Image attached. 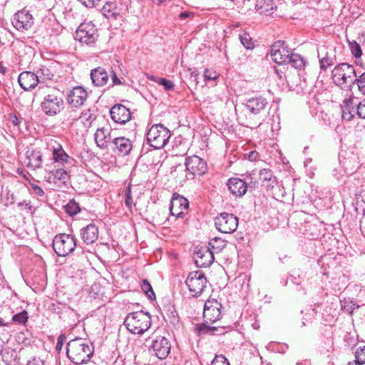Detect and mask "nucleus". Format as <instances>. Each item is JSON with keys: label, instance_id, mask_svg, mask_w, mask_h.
Returning a JSON list of instances; mask_svg holds the SVG:
<instances>
[{"label": "nucleus", "instance_id": "nucleus-1", "mask_svg": "<svg viewBox=\"0 0 365 365\" xmlns=\"http://www.w3.org/2000/svg\"><path fill=\"white\" fill-rule=\"evenodd\" d=\"M267 104V100L260 96L247 99L242 103L243 108L237 113L238 122L247 128L257 127L263 121Z\"/></svg>", "mask_w": 365, "mask_h": 365}, {"label": "nucleus", "instance_id": "nucleus-2", "mask_svg": "<svg viewBox=\"0 0 365 365\" xmlns=\"http://www.w3.org/2000/svg\"><path fill=\"white\" fill-rule=\"evenodd\" d=\"M93 353L92 344L85 339L76 338L67 344V356L76 364L87 362L92 356Z\"/></svg>", "mask_w": 365, "mask_h": 365}, {"label": "nucleus", "instance_id": "nucleus-3", "mask_svg": "<svg viewBox=\"0 0 365 365\" xmlns=\"http://www.w3.org/2000/svg\"><path fill=\"white\" fill-rule=\"evenodd\" d=\"M356 71L354 66L342 63L336 65L331 71V78L336 86L346 91H352Z\"/></svg>", "mask_w": 365, "mask_h": 365}, {"label": "nucleus", "instance_id": "nucleus-4", "mask_svg": "<svg viewBox=\"0 0 365 365\" xmlns=\"http://www.w3.org/2000/svg\"><path fill=\"white\" fill-rule=\"evenodd\" d=\"M151 323L150 314L143 311L129 313L124 320V325L130 333L140 335L150 327Z\"/></svg>", "mask_w": 365, "mask_h": 365}, {"label": "nucleus", "instance_id": "nucleus-5", "mask_svg": "<svg viewBox=\"0 0 365 365\" xmlns=\"http://www.w3.org/2000/svg\"><path fill=\"white\" fill-rule=\"evenodd\" d=\"M147 142L155 149H160L168 143L171 133L169 129L162 124H155L150 127L147 132Z\"/></svg>", "mask_w": 365, "mask_h": 365}, {"label": "nucleus", "instance_id": "nucleus-6", "mask_svg": "<svg viewBox=\"0 0 365 365\" xmlns=\"http://www.w3.org/2000/svg\"><path fill=\"white\" fill-rule=\"evenodd\" d=\"M76 247V237L71 235L60 234L53 240V249L59 257H65L71 253Z\"/></svg>", "mask_w": 365, "mask_h": 365}, {"label": "nucleus", "instance_id": "nucleus-7", "mask_svg": "<svg viewBox=\"0 0 365 365\" xmlns=\"http://www.w3.org/2000/svg\"><path fill=\"white\" fill-rule=\"evenodd\" d=\"M207 283V278L202 271L190 272L185 281L190 293L194 297L201 295L206 288Z\"/></svg>", "mask_w": 365, "mask_h": 365}, {"label": "nucleus", "instance_id": "nucleus-8", "mask_svg": "<svg viewBox=\"0 0 365 365\" xmlns=\"http://www.w3.org/2000/svg\"><path fill=\"white\" fill-rule=\"evenodd\" d=\"M98 37V30L92 22L81 24L76 31L75 38L88 46L93 45Z\"/></svg>", "mask_w": 365, "mask_h": 365}, {"label": "nucleus", "instance_id": "nucleus-9", "mask_svg": "<svg viewBox=\"0 0 365 365\" xmlns=\"http://www.w3.org/2000/svg\"><path fill=\"white\" fill-rule=\"evenodd\" d=\"M215 225L222 233H233L238 227V217L233 214L222 212L215 217Z\"/></svg>", "mask_w": 365, "mask_h": 365}, {"label": "nucleus", "instance_id": "nucleus-10", "mask_svg": "<svg viewBox=\"0 0 365 365\" xmlns=\"http://www.w3.org/2000/svg\"><path fill=\"white\" fill-rule=\"evenodd\" d=\"M63 108V101L56 93L46 95L41 103V108L46 115H55Z\"/></svg>", "mask_w": 365, "mask_h": 365}, {"label": "nucleus", "instance_id": "nucleus-11", "mask_svg": "<svg viewBox=\"0 0 365 365\" xmlns=\"http://www.w3.org/2000/svg\"><path fill=\"white\" fill-rule=\"evenodd\" d=\"M170 341L163 336H158L152 341L150 351L160 359H165L170 353Z\"/></svg>", "mask_w": 365, "mask_h": 365}, {"label": "nucleus", "instance_id": "nucleus-12", "mask_svg": "<svg viewBox=\"0 0 365 365\" xmlns=\"http://www.w3.org/2000/svg\"><path fill=\"white\" fill-rule=\"evenodd\" d=\"M292 51L285 46L284 41H278L272 46L271 56L272 60L278 64H287L290 61Z\"/></svg>", "mask_w": 365, "mask_h": 365}, {"label": "nucleus", "instance_id": "nucleus-13", "mask_svg": "<svg viewBox=\"0 0 365 365\" xmlns=\"http://www.w3.org/2000/svg\"><path fill=\"white\" fill-rule=\"evenodd\" d=\"M222 304L215 299H208L205 303L203 318L206 322L213 323L221 317Z\"/></svg>", "mask_w": 365, "mask_h": 365}, {"label": "nucleus", "instance_id": "nucleus-14", "mask_svg": "<svg viewBox=\"0 0 365 365\" xmlns=\"http://www.w3.org/2000/svg\"><path fill=\"white\" fill-rule=\"evenodd\" d=\"M186 170L193 175H202L207 170L206 162L197 155L186 158Z\"/></svg>", "mask_w": 365, "mask_h": 365}, {"label": "nucleus", "instance_id": "nucleus-15", "mask_svg": "<svg viewBox=\"0 0 365 365\" xmlns=\"http://www.w3.org/2000/svg\"><path fill=\"white\" fill-rule=\"evenodd\" d=\"M193 258L197 267H207L213 262L214 254L207 247H200L195 251Z\"/></svg>", "mask_w": 365, "mask_h": 365}, {"label": "nucleus", "instance_id": "nucleus-16", "mask_svg": "<svg viewBox=\"0 0 365 365\" xmlns=\"http://www.w3.org/2000/svg\"><path fill=\"white\" fill-rule=\"evenodd\" d=\"M12 24L17 30L23 31L31 27L34 19L29 11H21L14 16Z\"/></svg>", "mask_w": 365, "mask_h": 365}, {"label": "nucleus", "instance_id": "nucleus-17", "mask_svg": "<svg viewBox=\"0 0 365 365\" xmlns=\"http://www.w3.org/2000/svg\"><path fill=\"white\" fill-rule=\"evenodd\" d=\"M189 203L188 200L179 195L174 194L171 200L170 211L173 216L182 217L185 210H187Z\"/></svg>", "mask_w": 365, "mask_h": 365}, {"label": "nucleus", "instance_id": "nucleus-18", "mask_svg": "<svg viewBox=\"0 0 365 365\" xmlns=\"http://www.w3.org/2000/svg\"><path fill=\"white\" fill-rule=\"evenodd\" d=\"M111 118L115 123L124 124L131 119V112L125 106L117 104L110 110Z\"/></svg>", "mask_w": 365, "mask_h": 365}, {"label": "nucleus", "instance_id": "nucleus-19", "mask_svg": "<svg viewBox=\"0 0 365 365\" xmlns=\"http://www.w3.org/2000/svg\"><path fill=\"white\" fill-rule=\"evenodd\" d=\"M87 96V91L83 87L76 86L69 91L67 101L73 107L78 108L83 105Z\"/></svg>", "mask_w": 365, "mask_h": 365}, {"label": "nucleus", "instance_id": "nucleus-20", "mask_svg": "<svg viewBox=\"0 0 365 365\" xmlns=\"http://www.w3.org/2000/svg\"><path fill=\"white\" fill-rule=\"evenodd\" d=\"M18 81L21 87L25 91L32 89L35 88L38 83H41L38 75L30 71L21 73Z\"/></svg>", "mask_w": 365, "mask_h": 365}, {"label": "nucleus", "instance_id": "nucleus-21", "mask_svg": "<svg viewBox=\"0 0 365 365\" xmlns=\"http://www.w3.org/2000/svg\"><path fill=\"white\" fill-rule=\"evenodd\" d=\"M227 185L230 192L235 197H241L247 191V185L245 181L237 178L229 179Z\"/></svg>", "mask_w": 365, "mask_h": 365}, {"label": "nucleus", "instance_id": "nucleus-22", "mask_svg": "<svg viewBox=\"0 0 365 365\" xmlns=\"http://www.w3.org/2000/svg\"><path fill=\"white\" fill-rule=\"evenodd\" d=\"M26 166L32 170L41 168L42 163V154L40 150L29 148L26 153Z\"/></svg>", "mask_w": 365, "mask_h": 365}, {"label": "nucleus", "instance_id": "nucleus-23", "mask_svg": "<svg viewBox=\"0 0 365 365\" xmlns=\"http://www.w3.org/2000/svg\"><path fill=\"white\" fill-rule=\"evenodd\" d=\"M113 144L114 145L113 150L121 155H128L133 148L131 141L125 137L113 138Z\"/></svg>", "mask_w": 365, "mask_h": 365}, {"label": "nucleus", "instance_id": "nucleus-24", "mask_svg": "<svg viewBox=\"0 0 365 365\" xmlns=\"http://www.w3.org/2000/svg\"><path fill=\"white\" fill-rule=\"evenodd\" d=\"M357 103L352 98H346L343 101L341 107L343 120L350 121L354 118L356 115Z\"/></svg>", "mask_w": 365, "mask_h": 365}, {"label": "nucleus", "instance_id": "nucleus-25", "mask_svg": "<svg viewBox=\"0 0 365 365\" xmlns=\"http://www.w3.org/2000/svg\"><path fill=\"white\" fill-rule=\"evenodd\" d=\"M81 235L83 241L91 245L94 243L98 238V228L94 224H89L81 230Z\"/></svg>", "mask_w": 365, "mask_h": 365}, {"label": "nucleus", "instance_id": "nucleus-26", "mask_svg": "<svg viewBox=\"0 0 365 365\" xmlns=\"http://www.w3.org/2000/svg\"><path fill=\"white\" fill-rule=\"evenodd\" d=\"M111 130L109 128H101L97 129L95 133V140L98 147L106 148L108 143L113 141Z\"/></svg>", "mask_w": 365, "mask_h": 365}, {"label": "nucleus", "instance_id": "nucleus-27", "mask_svg": "<svg viewBox=\"0 0 365 365\" xmlns=\"http://www.w3.org/2000/svg\"><path fill=\"white\" fill-rule=\"evenodd\" d=\"M91 78L94 86L101 87L105 86L108 81V74L102 67L96 68L91 71Z\"/></svg>", "mask_w": 365, "mask_h": 365}, {"label": "nucleus", "instance_id": "nucleus-28", "mask_svg": "<svg viewBox=\"0 0 365 365\" xmlns=\"http://www.w3.org/2000/svg\"><path fill=\"white\" fill-rule=\"evenodd\" d=\"M49 182L65 184L69 179L68 173L63 169H56L50 171L46 176Z\"/></svg>", "mask_w": 365, "mask_h": 365}, {"label": "nucleus", "instance_id": "nucleus-29", "mask_svg": "<svg viewBox=\"0 0 365 365\" xmlns=\"http://www.w3.org/2000/svg\"><path fill=\"white\" fill-rule=\"evenodd\" d=\"M0 354H1L2 360L6 365H14L15 364L17 358V354L15 349L9 347L4 349L2 348V351H0Z\"/></svg>", "mask_w": 365, "mask_h": 365}, {"label": "nucleus", "instance_id": "nucleus-30", "mask_svg": "<svg viewBox=\"0 0 365 365\" xmlns=\"http://www.w3.org/2000/svg\"><path fill=\"white\" fill-rule=\"evenodd\" d=\"M259 180L262 182H267V187H273L274 184L276 183V178L273 175L271 170L262 169L259 173Z\"/></svg>", "mask_w": 365, "mask_h": 365}, {"label": "nucleus", "instance_id": "nucleus-31", "mask_svg": "<svg viewBox=\"0 0 365 365\" xmlns=\"http://www.w3.org/2000/svg\"><path fill=\"white\" fill-rule=\"evenodd\" d=\"M52 155L54 161L58 163H66L69 158L68 155L65 152L61 145H58L56 148H53Z\"/></svg>", "mask_w": 365, "mask_h": 365}, {"label": "nucleus", "instance_id": "nucleus-32", "mask_svg": "<svg viewBox=\"0 0 365 365\" xmlns=\"http://www.w3.org/2000/svg\"><path fill=\"white\" fill-rule=\"evenodd\" d=\"M226 246L225 240L220 237H214L209 242L207 248L214 254L215 252L218 253L222 250Z\"/></svg>", "mask_w": 365, "mask_h": 365}, {"label": "nucleus", "instance_id": "nucleus-33", "mask_svg": "<svg viewBox=\"0 0 365 365\" xmlns=\"http://www.w3.org/2000/svg\"><path fill=\"white\" fill-rule=\"evenodd\" d=\"M79 119L86 127H90L96 119V115L90 109H88L81 113Z\"/></svg>", "mask_w": 365, "mask_h": 365}, {"label": "nucleus", "instance_id": "nucleus-34", "mask_svg": "<svg viewBox=\"0 0 365 365\" xmlns=\"http://www.w3.org/2000/svg\"><path fill=\"white\" fill-rule=\"evenodd\" d=\"M289 58L290 61L287 63L291 64L294 68L301 69L304 66V61L300 55L292 52Z\"/></svg>", "mask_w": 365, "mask_h": 365}, {"label": "nucleus", "instance_id": "nucleus-35", "mask_svg": "<svg viewBox=\"0 0 365 365\" xmlns=\"http://www.w3.org/2000/svg\"><path fill=\"white\" fill-rule=\"evenodd\" d=\"M65 211L71 216L76 215L81 211L80 206L74 200H70L65 205Z\"/></svg>", "mask_w": 365, "mask_h": 365}, {"label": "nucleus", "instance_id": "nucleus-36", "mask_svg": "<svg viewBox=\"0 0 365 365\" xmlns=\"http://www.w3.org/2000/svg\"><path fill=\"white\" fill-rule=\"evenodd\" d=\"M247 185V190L250 188L251 190L255 189L258 185V179L256 176V173L252 172L246 175L244 180Z\"/></svg>", "mask_w": 365, "mask_h": 365}, {"label": "nucleus", "instance_id": "nucleus-37", "mask_svg": "<svg viewBox=\"0 0 365 365\" xmlns=\"http://www.w3.org/2000/svg\"><path fill=\"white\" fill-rule=\"evenodd\" d=\"M18 207L27 214L34 215L36 212V207L31 205V201L24 200L17 204Z\"/></svg>", "mask_w": 365, "mask_h": 365}, {"label": "nucleus", "instance_id": "nucleus-38", "mask_svg": "<svg viewBox=\"0 0 365 365\" xmlns=\"http://www.w3.org/2000/svg\"><path fill=\"white\" fill-rule=\"evenodd\" d=\"M356 85L357 89L360 93L365 95V72L356 74V80H354V86Z\"/></svg>", "mask_w": 365, "mask_h": 365}, {"label": "nucleus", "instance_id": "nucleus-39", "mask_svg": "<svg viewBox=\"0 0 365 365\" xmlns=\"http://www.w3.org/2000/svg\"><path fill=\"white\" fill-rule=\"evenodd\" d=\"M239 38L241 43L247 49H252L255 47L254 42L252 41V39L249 34L243 33L242 34L240 35Z\"/></svg>", "mask_w": 365, "mask_h": 365}, {"label": "nucleus", "instance_id": "nucleus-40", "mask_svg": "<svg viewBox=\"0 0 365 365\" xmlns=\"http://www.w3.org/2000/svg\"><path fill=\"white\" fill-rule=\"evenodd\" d=\"M36 74L38 75L41 83L46 80H52L54 77V74L46 67L39 69Z\"/></svg>", "mask_w": 365, "mask_h": 365}, {"label": "nucleus", "instance_id": "nucleus-41", "mask_svg": "<svg viewBox=\"0 0 365 365\" xmlns=\"http://www.w3.org/2000/svg\"><path fill=\"white\" fill-rule=\"evenodd\" d=\"M29 319L28 313L24 310L20 313L16 314L12 317V321L15 324H25Z\"/></svg>", "mask_w": 365, "mask_h": 365}, {"label": "nucleus", "instance_id": "nucleus-42", "mask_svg": "<svg viewBox=\"0 0 365 365\" xmlns=\"http://www.w3.org/2000/svg\"><path fill=\"white\" fill-rule=\"evenodd\" d=\"M142 290L143 292L147 295V297L153 300L155 299V294L153 290V288L150 285V284L148 282V280L144 279L143 281L142 285H141Z\"/></svg>", "mask_w": 365, "mask_h": 365}, {"label": "nucleus", "instance_id": "nucleus-43", "mask_svg": "<svg viewBox=\"0 0 365 365\" xmlns=\"http://www.w3.org/2000/svg\"><path fill=\"white\" fill-rule=\"evenodd\" d=\"M341 309L349 313V314H351L353 312V311L354 310V309L356 307H358V306H356V304L354 303L353 301L350 300L349 299H344L343 301L341 302Z\"/></svg>", "mask_w": 365, "mask_h": 365}, {"label": "nucleus", "instance_id": "nucleus-44", "mask_svg": "<svg viewBox=\"0 0 365 365\" xmlns=\"http://www.w3.org/2000/svg\"><path fill=\"white\" fill-rule=\"evenodd\" d=\"M349 48L352 55L356 58H359L362 55L360 45L355 41L349 42Z\"/></svg>", "mask_w": 365, "mask_h": 365}, {"label": "nucleus", "instance_id": "nucleus-45", "mask_svg": "<svg viewBox=\"0 0 365 365\" xmlns=\"http://www.w3.org/2000/svg\"><path fill=\"white\" fill-rule=\"evenodd\" d=\"M320 62V68L321 69L326 71L329 66L333 64V61L331 57L328 55H326L324 57H322L319 60Z\"/></svg>", "mask_w": 365, "mask_h": 365}, {"label": "nucleus", "instance_id": "nucleus-46", "mask_svg": "<svg viewBox=\"0 0 365 365\" xmlns=\"http://www.w3.org/2000/svg\"><path fill=\"white\" fill-rule=\"evenodd\" d=\"M125 204L129 209H130L133 205L130 186L127 187L125 190Z\"/></svg>", "mask_w": 365, "mask_h": 365}, {"label": "nucleus", "instance_id": "nucleus-47", "mask_svg": "<svg viewBox=\"0 0 365 365\" xmlns=\"http://www.w3.org/2000/svg\"><path fill=\"white\" fill-rule=\"evenodd\" d=\"M356 115L365 120V98L357 103Z\"/></svg>", "mask_w": 365, "mask_h": 365}, {"label": "nucleus", "instance_id": "nucleus-48", "mask_svg": "<svg viewBox=\"0 0 365 365\" xmlns=\"http://www.w3.org/2000/svg\"><path fill=\"white\" fill-rule=\"evenodd\" d=\"M355 359L362 364H365V346L356 349Z\"/></svg>", "mask_w": 365, "mask_h": 365}, {"label": "nucleus", "instance_id": "nucleus-49", "mask_svg": "<svg viewBox=\"0 0 365 365\" xmlns=\"http://www.w3.org/2000/svg\"><path fill=\"white\" fill-rule=\"evenodd\" d=\"M212 365H230L227 358L223 355L216 356L212 361Z\"/></svg>", "mask_w": 365, "mask_h": 365}, {"label": "nucleus", "instance_id": "nucleus-50", "mask_svg": "<svg viewBox=\"0 0 365 365\" xmlns=\"http://www.w3.org/2000/svg\"><path fill=\"white\" fill-rule=\"evenodd\" d=\"M158 83L160 85H162L165 91H170L174 88V83H173V81L167 80L165 78H159Z\"/></svg>", "mask_w": 365, "mask_h": 365}, {"label": "nucleus", "instance_id": "nucleus-51", "mask_svg": "<svg viewBox=\"0 0 365 365\" xmlns=\"http://www.w3.org/2000/svg\"><path fill=\"white\" fill-rule=\"evenodd\" d=\"M31 187L34 195H36L38 197H44L45 192L41 187L36 184H31Z\"/></svg>", "mask_w": 365, "mask_h": 365}, {"label": "nucleus", "instance_id": "nucleus-52", "mask_svg": "<svg viewBox=\"0 0 365 365\" xmlns=\"http://www.w3.org/2000/svg\"><path fill=\"white\" fill-rule=\"evenodd\" d=\"M26 365H45V360L39 356H34L28 361Z\"/></svg>", "mask_w": 365, "mask_h": 365}, {"label": "nucleus", "instance_id": "nucleus-53", "mask_svg": "<svg viewBox=\"0 0 365 365\" xmlns=\"http://www.w3.org/2000/svg\"><path fill=\"white\" fill-rule=\"evenodd\" d=\"M215 73H212L208 69H205L204 72V78L205 81L215 80L217 78Z\"/></svg>", "mask_w": 365, "mask_h": 365}, {"label": "nucleus", "instance_id": "nucleus-54", "mask_svg": "<svg viewBox=\"0 0 365 365\" xmlns=\"http://www.w3.org/2000/svg\"><path fill=\"white\" fill-rule=\"evenodd\" d=\"M66 340V336L63 334L60 335L57 339V342L56 345V349L57 351H61L62 349L63 343Z\"/></svg>", "mask_w": 365, "mask_h": 365}, {"label": "nucleus", "instance_id": "nucleus-55", "mask_svg": "<svg viewBox=\"0 0 365 365\" xmlns=\"http://www.w3.org/2000/svg\"><path fill=\"white\" fill-rule=\"evenodd\" d=\"M113 7V5L112 3H107L106 4L103 8L102 11L105 16L107 17H109L110 14H107L106 13H110L111 11L112 8Z\"/></svg>", "mask_w": 365, "mask_h": 365}, {"label": "nucleus", "instance_id": "nucleus-56", "mask_svg": "<svg viewBox=\"0 0 365 365\" xmlns=\"http://www.w3.org/2000/svg\"><path fill=\"white\" fill-rule=\"evenodd\" d=\"M247 158L250 161H255L258 158V153L255 150L249 152V153L246 154Z\"/></svg>", "mask_w": 365, "mask_h": 365}, {"label": "nucleus", "instance_id": "nucleus-57", "mask_svg": "<svg viewBox=\"0 0 365 365\" xmlns=\"http://www.w3.org/2000/svg\"><path fill=\"white\" fill-rule=\"evenodd\" d=\"M111 79L113 81V86L122 84L121 81L118 78V76L116 75V73L115 72H113V74L111 76Z\"/></svg>", "mask_w": 365, "mask_h": 365}, {"label": "nucleus", "instance_id": "nucleus-58", "mask_svg": "<svg viewBox=\"0 0 365 365\" xmlns=\"http://www.w3.org/2000/svg\"><path fill=\"white\" fill-rule=\"evenodd\" d=\"M100 0H86L85 6L86 7H93L98 4Z\"/></svg>", "mask_w": 365, "mask_h": 365}, {"label": "nucleus", "instance_id": "nucleus-59", "mask_svg": "<svg viewBox=\"0 0 365 365\" xmlns=\"http://www.w3.org/2000/svg\"><path fill=\"white\" fill-rule=\"evenodd\" d=\"M9 120L14 125H18L19 124V120L16 115H11L9 117Z\"/></svg>", "mask_w": 365, "mask_h": 365}, {"label": "nucleus", "instance_id": "nucleus-60", "mask_svg": "<svg viewBox=\"0 0 365 365\" xmlns=\"http://www.w3.org/2000/svg\"><path fill=\"white\" fill-rule=\"evenodd\" d=\"M7 195H8V200H9L10 203L11 204H13L14 203V201H15V198H14V195L13 193L10 194L9 192H7Z\"/></svg>", "mask_w": 365, "mask_h": 365}, {"label": "nucleus", "instance_id": "nucleus-61", "mask_svg": "<svg viewBox=\"0 0 365 365\" xmlns=\"http://www.w3.org/2000/svg\"><path fill=\"white\" fill-rule=\"evenodd\" d=\"M189 15H190V14L188 12H182V13H180L179 16L181 19H185V18L188 17Z\"/></svg>", "mask_w": 365, "mask_h": 365}, {"label": "nucleus", "instance_id": "nucleus-62", "mask_svg": "<svg viewBox=\"0 0 365 365\" xmlns=\"http://www.w3.org/2000/svg\"><path fill=\"white\" fill-rule=\"evenodd\" d=\"M348 365H362V364H361V363H360V362H359V361H357L355 359L354 361H352V362H349V363L348 364Z\"/></svg>", "mask_w": 365, "mask_h": 365}, {"label": "nucleus", "instance_id": "nucleus-63", "mask_svg": "<svg viewBox=\"0 0 365 365\" xmlns=\"http://www.w3.org/2000/svg\"><path fill=\"white\" fill-rule=\"evenodd\" d=\"M287 258V255H284L283 257H281V256H280V257H279V259L282 262L284 263V262H285V259H286Z\"/></svg>", "mask_w": 365, "mask_h": 365}, {"label": "nucleus", "instance_id": "nucleus-64", "mask_svg": "<svg viewBox=\"0 0 365 365\" xmlns=\"http://www.w3.org/2000/svg\"><path fill=\"white\" fill-rule=\"evenodd\" d=\"M9 323H6L3 321L2 319L0 318V326H8Z\"/></svg>", "mask_w": 365, "mask_h": 365}]
</instances>
